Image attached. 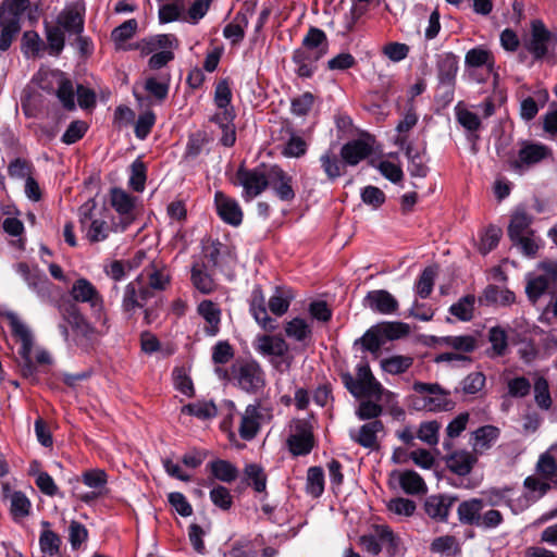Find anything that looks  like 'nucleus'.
<instances>
[{
    "instance_id": "obj_1",
    "label": "nucleus",
    "mask_w": 557,
    "mask_h": 557,
    "mask_svg": "<svg viewBox=\"0 0 557 557\" xmlns=\"http://www.w3.org/2000/svg\"><path fill=\"white\" fill-rule=\"evenodd\" d=\"M13 336L21 343L18 355L21 357L20 368L22 375L26 379L35 380L38 374L39 366H49L52 358L49 351L44 348L34 350V336L29 327L20 318L13 313H7Z\"/></svg>"
},
{
    "instance_id": "obj_2",
    "label": "nucleus",
    "mask_w": 557,
    "mask_h": 557,
    "mask_svg": "<svg viewBox=\"0 0 557 557\" xmlns=\"http://www.w3.org/2000/svg\"><path fill=\"white\" fill-rule=\"evenodd\" d=\"M232 102V90L227 79H221L214 89V103L218 111L211 117V121L218 124L222 131L221 144L225 147H232L236 141L235 132V110Z\"/></svg>"
},
{
    "instance_id": "obj_3",
    "label": "nucleus",
    "mask_w": 557,
    "mask_h": 557,
    "mask_svg": "<svg viewBox=\"0 0 557 557\" xmlns=\"http://www.w3.org/2000/svg\"><path fill=\"white\" fill-rule=\"evenodd\" d=\"M523 48L533 61H547L555 63L557 48V32L547 28L542 20H533L530 24V33L523 39Z\"/></svg>"
},
{
    "instance_id": "obj_4",
    "label": "nucleus",
    "mask_w": 557,
    "mask_h": 557,
    "mask_svg": "<svg viewBox=\"0 0 557 557\" xmlns=\"http://www.w3.org/2000/svg\"><path fill=\"white\" fill-rule=\"evenodd\" d=\"M414 395L411 396V406L416 410L429 412L449 411L455 404L449 392L444 391L437 383L414 382Z\"/></svg>"
},
{
    "instance_id": "obj_5",
    "label": "nucleus",
    "mask_w": 557,
    "mask_h": 557,
    "mask_svg": "<svg viewBox=\"0 0 557 557\" xmlns=\"http://www.w3.org/2000/svg\"><path fill=\"white\" fill-rule=\"evenodd\" d=\"M95 203H85L79 208V222L86 231V237L90 243L106 240L112 233L110 212L106 209L95 212Z\"/></svg>"
},
{
    "instance_id": "obj_6",
    "label": "nucleus",
    "mask_w": 557,
    "mask_h": 557,
    "mask_svg": "<svg viewBox=\"0 0 557 557\" xmlns=\"http://www.w3.org/2000/svg\"><path fill=\"white\" fill-rule=\"evenodd\" d=\"M236 178L243 187V199L249 202L269 187V166L264 164L255 169L240 166L237 170Z\"/></svg>"
},
{
    "instance_id": "obj_7",
    "label": "nucleus",
    "mask_w": 557,
    "mask_h": 557,
    "mask_svg": "<svg viewBox=\"0 0 557 557\" xmlns=\"http://www.w3.org/2000/svg\"><path fill=\"white\" fill-rule=\"evenodd\" d=\"M465 65L469 71V75L478 83L486 82L485 76L478 74L479 69H484L487 75H493L494 83L497 84L499 74L498 67L496 66L494 53L485 48L479 46L470 49L465 57Z\"/></svg>"
},
{
    "instance_id": "obj_8",
    "label": "nucleus",
    "mask_w": 557,
    "mask_h": 557,
    "mask_svg": "<svg viewBox=\"0 0 557 557\" xmlns=\"http://www.w3.org/2000/svg\"><path fill=\"white\" fill-rule=\"evenodd\" d=\"M287 446L293 456H307L315 446L313 426L309 420L295 419L290 424Z\"/></svg>"
},
{
    "instance_id": "obj_9",
    "label": "nucleus",
    "mask_w": 557,
    "mask_h": 557,
    "mask_svg": "<svg viewBox=\"0 0 557 557\" xmlns=\"http://www.w3.org/2000/svg\"><path fill=\"white\" fill-rule=\"evenodd\" d=\"M272 419V409L261 403L248 405L242 414L238 426L239 436L245 441L253 440L262 423Z\"/></svg>"
},
{
    "instance_id": "obj_10",
    "label": "nucleus",
    "mask_w": 557,
    "mask_h": 557,
    "mask_svg": "<svg viewBox=\"0 0 557 557\" xmlns=\"http://www.w3.org/2000/svg\"><path fill=\"white\" fill-rule=\"evenodd\" d=\"M550 157L552 150L546 145L541 143L523 141L518 151L517 158L510 161V168L521 174L531 166Z\"/></svg>"
},
{
    "instance_id": "obj_11",
    "label": "nucleus",
    "mask_w": 557,
    "mask_h": 557,
    "mask_svg": "<svg viewBox=\"0 0 557 557\" xmlns=\"http://www.w3.org/2000/svg\"><path fill=\"white\" fill-rule=\"evenodd\" d=\"M152 296V293L141 284L140 276H138L124 287L121 304L123 312L127 318H132L136 310L144 308Z\"/></svg>"
},
{
    "instance_id": "obj_12",
    "label": "nucleus",
    "mask_w": 557,
    "mask_h": 557,
    "mask_svg": "<svg viewBox=\"0 0 557 557\" xmlns=\"http://www.w3.org/2000/svg\"><path fill=\"white\" fill-rule=\"evenodd\" d=\"M359 542L372 555H379L383 547L396 552L399 543L392 529L387 525H376L373 534L362 535Z\"/></svg>"
},
{
    "instance_id": "obj_13",
    "label": "nucleus",
    "mask_w": 557,
    "mask_h": 557,
    "mask_svg": "<svg viewBox=\"0 0 557 557\" xmlns=\"http://www.w3.org/2000/svg\"><path fill=\"white\" fill-rule=\"evenodd\" d=\"M234 375L238 386L247 393H257L265 384L264 372L256 361L239 364Z\"/></svg>"
},
{
    "instance_id": "obj_14",
    "label": "nucleus",
    "mask_w": 557,
    "mask_h": 557,
    "mask_svg": "<svg viewBox=\"0 0 557 557\" xmlns=\"http://www.w3.org/2000/svg\"><path fill=\"white\" fill-rule=\"evenodd\" d=\"M85 11V3L82 0L67 3L57 17L58 26L70 34H82Z\"/></svg>"
},
{
    "instance_id": "obj_15",
    "label": "nucleus",
    "mask_w": 557,
    "mask_h": 557,
    "mask_svg": "<svg viewBox=\"0 0 557 557\" xmlns=\"http://www.w3.org/2000/svg\"><path fill=\"white\" fill-rule=\"evenodd\" d=\"M373 138L369 135L347 141L341 148V158L345 165L355 166L368 158L373 150Z\"/></svg>"
},
{
    "instance_id": "obj_16",
    "label": "nucleus",
    "mask_w": 557,
    "mask_h": 557,
    "mask_svg": "<svg viewBox=\"0 0 557 557\" xmlns=\"http://www.w3.org/2000/svg\"><path fill=\"white\" fill-rule=\"evenodd\" d=\"M362 305L372 312L384 315L396 314L399 309L398 300L385 289L368 292Z\"/></svg>"
},
{
    "instance_id": "obj_17",
    "label": "nucleus",
    "mask_w": 557,
    "mask_h": 557,
    "mask_svg": "<svg viewBox=\"0 0 557 557\" xmlns=\"http://www.w3.org/2000/svg\"><path fill=\"white\" fill-rule=\"evenodd\" d=\"M72 298L76 302L88 304L94 310L103 309V298L98 289L87 278L76 280L70 290Z\"/></svg>"
},
{
    "instance_id": "obj_18",
    "label": "nucleus",
    "mask_w": 557,
    "mask_h": 557,
    "mask_svg": "<svg viewBox=\"0 0 557 557\" xmlns=\"http://www.w3.org/2000/svg\"><path fill=\"white\" fill-rule=\"evenodd\" d=\"M214 203L220 219L232 226H238L243 222V210L236 199L222 191H215Z\"/></svg>"
},
{
    "instance_id": "obj_19",
    "label": "nucleus",
    "mask_w": 557,
    "mask_h": 557,
    "mask_svg": "<svg viewBox=\"0 0 557 557\" xmlns=\"http://www.w3.org/2000/svg\"><path fill=\"white\" fill-rule=\"evenodd\" d=\"M395 144L399 146L408 159V172L413 177H425L429 173L425 151H419L408 143L407 136H397Z\"/></svg>"
},
{
    "instance_id": "obj_20",
    "label": "nucleus",
    "mask_w": 557,
    "mask_h": 557,
    "mask_svg": "<svg viewBox=\"0 0 557 557\" xmlns=\"http://www.w3.org/2000/svg\"><path fill=\"white\" fill-rule=\"evenodd\" d=\"M249 311L256 322L265 331H274L277 326L276 321L272 319L268 314V310L265 307V297L262 288L257 285L253 287L250 300H249Z\"/></svg>"
},
{
    "instance_id": "obj_21",
    "label": "nucleus",
    "mask_w": 557,
    "mask_h": 557,
    "mask_svg": "<svg viewBox=\"0 0 557 557\" xmlns=\"http://www.w3.org/2000/svg\"><path fill=\"white\" fill-rule=\"evenodd\" d=\"M324 57V51H312L310 49L298 48L293 53V63L295 72L301 78H310L317 71L318 61Z\"/></svg>"
},
{
    "instance_id": "obj_22",
    "label": "nucleus",
    "mask_w": 557,
    "mask_h": 557,
    "mask_svg": "<svg viewBox=\"0 0 557 557\" xmlns=\"http://www.w3.org/2000/svg\"><path fill=\"white\" fill-rule=\"evenodd\" d=\"M293 178L281 166L269 165V187L283 201H290L295 198V191L292 186Z\"/></svg>"
},
{
    "instance_id": "obj_23",
    "label": "nucleus",
    "mask_w": 557,
    "mask_h": 557,
    "mask_svg": "<svg viewBox=\"0 0 557 557\" xmlns=\"http://www.w3.org/2000/svg\"><path fill=\"white\" fill-rule=\"evenodd\" d=\"M61 315L77 336L90 339L95 334L94 326L86 320L76 305L61 308Z\"/></svg>"
},
{
    "instance_id": "obj_24",
    "label": "nucleus",
    "mask_w": 557,
    "mask_h": 557,
    "mask_svg": "<svg viewBox=\"0 0 557 557\" xmlns=\"http://www.w3.org/2000/svg\"><path fill=\"white\" fill-rule=\"evenodd\" d=\"M456 496L432 495L424 504L428 516L438 522H446L451 507L456 503Z\"/></svg>"
},
{
    "instance_id": "obj_25",
    "label": "nucleus",
    "mask_w": 557,
    "mask_h": 557,
    "mask_svg": "<svg viewBox=\"0 0 557 557\" xmlns=\"http://www.w3.org/2000/svg\"><path fill=\"white\" fill-rule=\"evenodd\" d=\"M384 429L382 421L373 420L364 423L359 430H350V438L360 446L369 449L377 447V434Z\"/></svg>"
},
{
    "instance_id": "obj_26",
    "label": "nucleus",
    "mask_w": 557,
    "mask_h": 557,
    "mask_svg": "<svg viewBox=\"0 0 557 557\" xmlns=\"http://www.w3.org/2000/svg\"><path fill=\"white\" fill-rule=\"evenodd\" d=\"M458 63V57L453 52H445L438 55L436 65L440 86H456Z\"/></svg>"
},
{
    "instance_id": "obj_27",
    "label": "nucleus",
    "mask_w": 557,
    "mask_h": 557,
    "mask_svg": "<svg viewBox=\"0 0 557 557\" xmlns=\"http://www.w3.org/2000/svg\"><path fill=\"white\" fill-rule=\"evenodd\" d=\"M148 278V288L164 290L171 283V273L166 264L161 260H153L145 268Z\"/></svg>"
},
{
    "instance_id": "obj_28",
    "label": "nucleus",
    "mask_w": 557,
    "mask_h": 557,
    "mask_svg": "<svg viewBox=\"0 0 557 557\" xmlns=\"http://www.w3.org/2000/svg\"><path fill=\"white\" fill-rule=\"evenodd\" d=\"M255 348L263 356L283 357L288 351V344L281 336L258 335Z\"/></svg>"
},
{
    "instance_id": "obj_29",
    "label": "nucleus",
    "mask_w": 557,
    "mask_h": 557,
    "mask_svg": "<svg viewBox=\"0 0 557 557\" xmlns=\"http://www.w3.org/2000/svg\"><path fill=\"white\" fill-rule=\"evenodd\" d=\"M197 312L207 322L205 332L209 336H215L220 332L221 323V309L216 304L211 300H202L198 307Z\"/></svg>"
},
{
    "instance_id": "obj_30",
    "label": "nucleus",
    "mask_w": 557,
    "mask_h": 557,
    "mask_svg": "<svg viewBox=\"0 0 557 557\" xmlns=\"http://www.w3.org/2000/svg\"><path fill=\"white\" fill-rule=\"evenodd\" d=\"M533 215L524 208H517L510 219L508 225V236L511 239L520 238V236L533 233L531 228Z\"/></svg>"
},
{
    "instance_id": "obj_31",
    "label": "nucleus",
    "mask_w": 557,
    "mask_h": 557,
    "mask_svg": "<svg viewBox=\"0 0 557 557\" xmlns=\"http://www.w3.org/2000/svg\"><path fill=\"white\" fill-rule=\"evenodd\" d=\"M483 508V499L471 498L463 500L458 505L457 508L458 520L461 524L476 527Z\"/></svg>"
},
{
    "instance_id": "obj_32",
    "label": "nucleus",
    "mask_w": 557,
    "mask_h": 557,
    "mask_svg": "<svg viewBox=\"0 0 557 557\" xmlns=\"http://www.w3.org/2000/svg\"><path fill=\"white\" fill-rule=\"evenodd\" d=\"M357 381L363 388L366 396L381 398L383 387L380 382L373 376L371 369L366 361L357 364Z\"/></svg>"
},
{
    "instance_id": "obj_33",
    "label": "nucleus",
    "mask_w": 557,
    "mask_h": 557,
    "mask_svg": "<svg viewBox=\"0 0 557 557\" xmlns=\"http://www.w3.org/2000/svg\"><path fill=\"white\" fill-rule=\"evenodd\" d=\"M49 75L57 83V97L66 110L75 109V92L73 83L62 72H51Z\"/></svg>"
},
{
    "instance_id": "obj_34",
    "label": "nucleus",
    "mask_w": 557,
    "mask_h": 557,
    "mask_svg": "<svg viewBox=\"0 0 557 557\" xmlns=\"http://www.w3.org/2000/svg\"><path fill=\"white\" fill-rule=\"evenodd\" d=\"M475 462L476 457L467 450L454 451L446 458L447 468L451 472L462 476L471 472Z\"/></svg>"
},
{
    "instance_id": "obj_35",
    "label": "nucleus",
    "mask_w": 557,
    "mask_h": 557,
    "mask_svg": "<svg viewBox=\"0 0 557 557\" xmlns=\"http://www.w3.org/2000/svg\"><path fill=\"white\" fill-rule=\"evenodd\" d=\"M295 298L294 292L289 287L276 286L268 301L269 310L276 317L284 315Z\"/></svg>"
},
{
    "instance_id": "obj_36",
    "label": "nucleus",
    "mask_w": 557,
    "mask_h": 557,
    "mask_svg": "<svg viewBox=\"0 0 557 557\" xmlns=\"http://www.w3.org/2000/svg\"><path fill=\"white\" fill-rule=\"evenodd\" d=\"M285 335L298 343L306 344L312 337V327L310 323L300 317L293 318L284 324Z\"/></svg>"
},
{
    "instance_id": "obj_37",
    "label": "nucleus",
    "mask_w": 557,
    "mask_h": 557,
    "mask_svg": "<svg viewBox=\"0 0 557 557\" xmlns=\"http://www.w3.org/2000/svg\"><path fill=\"white\" fill-rule=\"evenodd\" d=\"M321 168L330 182L336 181L343 175L345 163L333 149L325 150L319 158Z\"/></svg>"
},
{
    "instance_id": "obj_38",
    "label": "nucleus",
    "mask_w": 557,
    "mask_h": 557,
    "mask_svg": "<svg viewBox=\"0 0 557 557\" xmlns=\"http://www.w3.org/2000/svg\"><path fill=\"white\" fill-rule=\"evenodd\" d=\"M500 431L494 425H484L475 430L472 434V446L476 453H483L490 449L499 437Z\"/></svg>"
},
{
    "instance_id": "obj_39",
    "label": "nucleus",
    "mask_w": 557,
    "mask_h": 557,
    "mask_svg": "<svg viewBox=\"0 0 557 557\" xmlns=\"http://www.w3.org/2000/svg\"><path fill=\"white\" fill-rule=\"evenodd\" d=\"M44 530L39 535V547L44 555L54 557L60 552L61 537L52 530H50V522L41 521Z\"/></svg>"
},
{
    "instance_id": "obj_40",
    "label": "nucleus",
    "mask_w": 557,
    "mask_h": 557,
    "mask_svg": "<svg viewBox=\"0 0 557 557\" xmlns=\"http://www.w3.org/2000/svg\"><path fill=\"white\" fill-rule=\"evenodd\" d=\"M0 50L7 51L21 30L20 20L14 14H7L0 17Z\"/></svg>"
},
{
    "instance_id": "obj_41",
    "label": "nucleus",
    "mask_w": 557,
    "mask_h": 557,
    "mask_svg": "<svg viewBox=\"0 0 557 557\" xmlns=\"http://www.w3.org/2000/svg\"><path fill=\"white\" fill-rule=\"evenodd\" d=\"M191 283L201 294H211L215 289V283L207 272L205 263L195 262L191 267Z\"/></svg>"
},
{
    "instance_id": "obj_42",
    "label": "nucleus",
    "mask_w": 557,
    "mask_h": 557,
    "mask_svg": "<svg viewBox=\"0 0 557 557\" xmlns=\"http://www.w3.org/2000/svg\"><path fill=\"white\" fill-rule=\"evenodd\" d=\"M523 485L527 491V495L524 496L525 506H529L530 503H533L543 497L550 488L549 481L536 475L528 476L524 480Z\"/></svg>"
},
{
    "instance_id": "obj_43",
    "label": "nucleus",
    "mask_w": 557,
    "mask_h": 557,
    "mask_svg": "<svg viewBox=\"0 0 557 557\" xmlns=\"http://www.w3.org/2000/svg\"><path fill=\"white\" fill-rule=\"evenodd\" d=\"M10 502V515L14 522H21L26 519L32 511V502L22 491L14 492L11 495Z\"/></svg>"
},
{
    "instance_id": "obj_44",
    "label": "nucleus",
    "mask_w": 557,
    "mask_h": 557,
    "mask_svg": "<svg viewBox=\"0 0 557 557\" xmlns=\"http://www.w3.org/2000/svg\"><path fill=\"white\" fill-rule=\"evenodd\" d=\"M430 550L435 554L457 556L461 553V547L456 536L443 535L432 541Z\"/></svg>"
},
{
    "instance_id": "obj_45",
    "label": "nucleus",
    "mask_w": 557,
    "mask_h": 557,
    "mask_svg": "<svg viewBox=\"0 0 557 557\" xmlns=\"http://www.w3.org/2000/svg\"><path fill=\"white\" fill-rule=\"evenodd\" d=\"M248 485H251L255 492L267 495V474L264 469L258 463H248L244 469Z\"/></svg>"
},
{
    "instance_id": "obj_46",
    "label": "nucleus",
    "mask_w": 557,
    "mask_h": 557,
    "mask_svg": "<svg viewBox=\"0 0 557 557\" xmlns=\"http://www.w3.org/2000/svg\"><path fill=\"white\" fill-rule=\"evenodd\" d=\"M212 475L224 483H232L238 476V469L227 460L216 459L209 463Z\"/></svg>"
},
{
    "instance_id": "obj_47",
    "label": "nucleus",
    "mask_w": 557,
    "mask_h": 557,
    "mask_svg": "<svg viewBox=\"0 0 557 557\" xmlns=\"http://www.w3.org/2000/svg\"><path fill=\"white\" fill-rule=\"evenodd\" d=\"M398 480L400 487L407 494L418 495L426 491V485L423 479L416 471H404L399 474Z\"/></svg>"
},
{
    "instance_id": "obj_48",
    "label": "nucleus",
    "mask_w": 557,
    "mask_h": 557,
    "mask_svg": "<svg viewBox=\"0 0 557 557\" xmlns=\"http://www.w3.org/2000/svg\"><path fill=\"white\" fill-rule=\"evenodd\" d=\"M413 363L410 356L394 355L381 360V368L386 373L397 375L405 373Z\"/></svg>"
},
{
    "instance_id": "obj_49",
    "label": "nucleus",
    "mask_w": 557,
    "mask_h": 557,
    "mask_svg": "<svg viewBox=\"0 0 557 557\" xmlns=\"http://www.w3.org/2000/svg\"><path fill=\"white\" fill-rule=\"evenodd\" d=\"M182 412L206 420L214 418L218 414V408L213 401L199 400L184 406Z\"/></svg>"
},
{
    "instance_id": "obj_50",
    "label": "nucleus",
    "mask_w": 557,
    "mask_h": 557,
    "mask_svg": "<svg viewBox=\"0 0 557 557\" xmlns=\"http://www.w3.org/2000/svg\"><path fill=\"white\" fill-rule=\"evenodd\" d=\"M512 493L511 487H492L484 492H482V498L484 500V506H502L508 505L510 506V496Z\"/></svg>"
},
{
    "instance_id": "obj_51",
    "label": "nucleus",
    "mask_w": 557,
    "mask_h": 557,
    "mask_svg": "<svg viewBox=\"0 0 557 557\" xmlns=\"http://www.w3.org/2000/svg\"><path fill=\"white\" fill-rule=\"evenodd\" d=\"M474 305V295H466L449 307V313L460 321H470L473 318Z\"/></svg>"
},
{
    "instance_id": "obj_52",
    "label": "nucleus",
    "mask_w": 557,
    "mask_h": 557,
    "mask_svg": "<svg viewBox=\"0 0 557 557\" xmlns=\"http://www.w3.org/2000/svg\"><path fill=\"white\" fill-rule=\"evenodd\" d=\"M170 74L161 77H148L145 82V90L149 92L157 101L162 102L169 94L170 89Z\"/></svg>"
},
{
    "instance_id": "obj_53",
    "label": "nucleus",
    "mask_w": 557,
    "mask_h": 557,
    "mask_svg": "<svg viewBox=\"0 0 557 557\" xmlns=\"http://www.w3.org/2000/svg\"><path fill=\"white\" fill-rule=\"evenodd\" d=\"M441 343L463 355L472 352L476 347V339L472 335L444 336Z\"/></svg>"
},
{
    "instance_id": "obj_54",
    "label": "nucleus",
    "mask_w": 557,
    "mask_h": 557,
    "mask_svg": "<svg viewBox=\"0 0 557 557\" xmlns=\"http://www.w3.org/2000/svg\"><path fill=\"white\" fill-rule=\"evenodd\" d=\"M384 344L387 341H395L406 336L409 333V326L403 322H383L376 324Z\"/></svg>"
},
{
    "instance_id": "obj_55",
    "label": "nucleus",
    "mask_w": 557,
    "mask_h": 557,
    "mask_svg": "<svg viewBox=\"0 0 557 557\" xmlns=\"http://www.w3.org/2000/svg\"><path fill=\"white\" fill-rule=\"evenodd\" d=\"M306 491L312 497H320L324 492V472L321 467H310L307 471Z\"/></svg>"
},
{
    "instance_id": "obj_56",
    "label": "nucleus",
    "mask_w": 557,
    "mask_h": 557,
    "mask_svg": "<svg viewBox=\"0 0 557 557\" xmlns=\"http://www.w3.org/2000/svg\"><path fill=\"white\" fill-rule=\"evenodd\" d=\"M302 49H310L312 51L327 52V38L325 33L317 27H310L307 35L302 39Z\"/></svg>"
},
{
    "instance_id": "obj_57",
    "label": "nucleus",
    "mask_w": 557,
    "mask_h": 557,
    "mask_svg": "<svg viewBox=\"0 0 557 557\" xmlns=\"http://www.w3.org/2000/svg\"><path fill=\"white\" fill-rule=\"evenodd\" d=\"M436 274L437 270L435 267H426L420 274L414 288L416 293L421 298H428L431 295L434 287Z\"/></svg>"
},
{
    "instance_id": "obj_58",
    "label": "nucleus",
    "mask_w": 557,
    "mask_h": 557,
    "mask_svg": "<svg viewBox=\"0 0 557 557\" xmlns=\"http://www.w3.org/2000/svg\"><path fill=\"white\" fill-rule=\"evenodd\" d=\"M81 480L89 488L103 493L108 483V474L104 470L95 468L84 471Z\"/></svg>"
},
{
    "instance_id": "obj_59",
    "label": "nucleus",
    "mask_w": 557,
    "mask_h": 557,
    "mask_svg": "<svg viewBox=\"0 0 557 557\" xmlns=\"http://www.w3.org/2000/svg\"><path fill=\"white\" fill-rule=\"evenodd\" d=\"M458 123L469 132H476L481 127V121L474 112L465 108L461 102L455 107Z\"/></svg>"
},
{
    "instance_id": "obj_60",
    "label": "nucleus",
    "mask_w": 557,
    "mask_h": 557,
    "mask_svg": "<svg viewBox=\"0 0 557 557\" xmlns=\"http://www.w3.org/2000/svg\"><path fill=\"white\" fill-rule=\"evenodd\" d=\"M355 344H361L364 350L376 354L384 345V342L381 337L377 326L374 325L370 327L360 338H358Z\"/></svg>"
},
{
    "instance_id": "obj_61",
    "label": "nucleus",
    "mask_w": 557,
    "mask_h": 557,
    "mask_svg": "<svg viewBox=\"0 0 557 557\" xmlns=\"http://www.w3.org/2000/svg\"><path fill=\"white\" fill-rule=\"evenodd\" d=\"M441 424L433 420L422 422L418 429L417 437L429 446H435L438 443V432Z\"/></svg>"
},
{
    "instance_id": "obj_62",
    "label": "nucleus",
    "mask_w": 557,
    "mask_h": 557,
    "mask_svg": "<svg viewBox=\"0 0 557 557\" xmlns=\"http://www.w3.org/2000/svg\"><path fill=\"white\" fill-rule=\"evenodd\" d=\"M534 399L536 405L543 410H548L552 407L549 385L543 376L537 377L534 382Z\"/></svg>"
},
{
    "instance_id": "obj_63",
    "label": "nucleus",
    "mask_w": 557,
    "mask_h": 557,
    "mask_svg": "<svg viewBox=\"0 0 557 557\" xmlns=\"http://www.w3.org/2000/svg\"><path fill=\"white\" fill-rule=\"evenodd\" d=\"M111 205L119 214L133 213L134 202L132 197L122 189L114 188L111 191Z\"/></svg>"
},
{
    "instance_id": "obj_64",
    "label": "nucleus",
    "mask_w": 557,
    "mask_h": 557,
    "mask_svg": "<svg viewBox=\"0 0 557 557\" xmlns=\"http://www.w3.org/2000/svg\"><path fill=\"white\" fill-rule=\"evenodd\" d=\"M536 474L549 482L554 481L557 476V463L547 453L540 456L536 463Z\"/></svg>"
}]
</instances>
